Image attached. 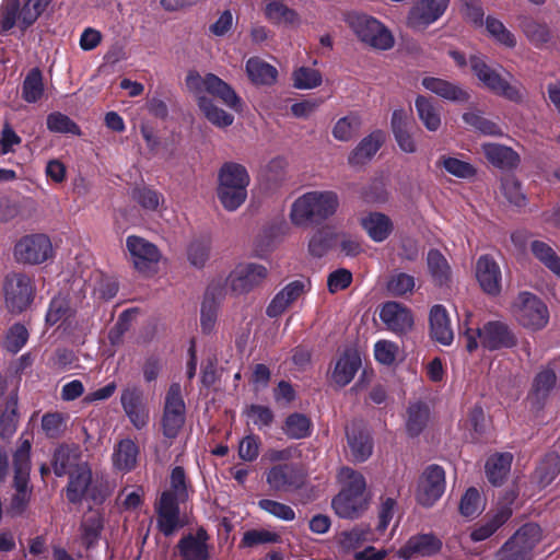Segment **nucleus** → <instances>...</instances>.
<instances>
[{
	"label": "nucleus",
	"mask_w": 560,
	"mask_h": 560,
	"mask_svg": "<svg viewBox=\"0 0 560 560\" xmlns=\"http://www.w3.org/2000/svg\"><path fill=\"white\" fill-rule=\"evenodd\" d=\"M219 304V301L214 299L212 292L207 291L205 293L200 310V325L202 331L211 332L214 329L218 319Z\"/></svg>",
	"instance_id": "47"
},
{
	"label": "nucleus",
	"mask_w": 560,
	"mask_h": 560,
	"mask_svg": "<svg viewBox=\"0 0 560 560\" xmlns=\"http://www.w3.org/2000/svg\"><path fill=\"white\" fill-rule=\"evenodd\" d=\"M361 127V118L358 114L351 113L339 118L331 130L332 137L337 141L349 142L358 133Z\"/></svg>",
	"instance_id": "42"
},
{
	"label": "nucleus",
	"mask_w": 560,
	"mask_h": 560,
	"mask_svg": "<svg viewBox=\"0 0 560 560\" xmlns=\"http://www.w3.org/2000/svg\"><path fill=\"white\" fill-rule=\"evenodd\" d=\"M511 514L512 511L508 506L498 509L485 523L471 528L470 539L475 542L488 539L510 518Z\"/></svg>",
	"instance_id": "32"
},
{
	"label": "nucleus",
	"mask_w": 560,
	"mask_h": 560,
	"mask_svg": "<svg viewBox=\"0 0 560 560\" xmlns=\"http://www.w3.org/2000/svg\"><path fill=\"white\" fill-rule=\"evenodd\" d=\"M485 510V500L475 488H469L462 497L459 512L465 517H477Z\"/></svg>",
	"instance_id": "50"
},
{
	"label": "nucleus",
	"mask_w": 560,
	"mask_h": 560,
	"mask_svg": "<svg viewBox=\"0 0 560 560\" xmlns=\"http://www.w3.org/2000/svg\"><path fill=\"white\" fill-rule=\"evenodd\" d=\"M130 258L135 268L143 273H151L156 270L161 260L158 247H128Z\"/></svg>",
	"instance_id": "35"
},
{
	"label": "nucleus",
	"mask_w": 560,
	"mask_h": 560,
	"mask_svg": "<svg viewBox=\"0 0 560 560\" xmlns=\"http://www.w3.org/2000/svg\"><path fill=\"white\" fill-rule=\"evenodd\" d=\"M540 538L541 530L538 525H524L504 544L498 553V560H532Z\"/></svg>",
	"instance_id": "9"
},
{
	"label": "nucleus",
	"mask_w": 560,
	"mask_h": 560,
	"mask_svg": "<svg viewBox=\"0 0 560 560\" xmlns=\"http://www.w3.org/2000/svg\"><path fill=\"white\" fill-rule=\"evenodd\" d=\"M451 0H417L410 8L406 23L415 31H424L446 12Z\"/></svg>",
	"instance_id": "11"
},
{
	"label": "nucleus",
	"mask_w": 560,
	"mask_h": 560,
	"mask_svg": "<svg viewBox=\"0 0 560 560\" xmlns=\"http://www.w3.org/2000/svg\"><path fill=\"white\" fill-rule=\"evenodd\" d=\"M283 432L290 439H304L311 434V421L304 415L293 413L287 418Z\"/></svg>",
	"instance_id": "53"
},
{
	"label": "nucleus",
	"mask_w": 560,
	"mask_h": 560,
	"mask_svg": "<svg viewBox=\"0 0 560 560\" xmlns=\"http://www.w3.org/2000/svg\"><path fill=\"white\" fill-rule=\"evenodd\" d=\"M502 195L515 207H522L526 203V197L520 183L514 177H506L501 185Z\"/></svg>",
	"instance_id": "60"
},
{
	"label": "nucleus",
	"mask_w": 560,
	"mask_h": 560,
	"mask_svg": "<svg viewBox=\"0 0 560 560\" xmlns=\"http://www.w3.org/2000/svg\"><path fill=\"white\" fill-rule=\"evenodd\" d=\"M523 32L527 39L540 47L551 39V32L547 24L528 20L523 24Z\"/></svg>",
	"instance_id": "54"
},
{
	"label": "nucleus",
	"mask_w": 560,
	"mask_h": 560,
	"mask_svg": "<svg viewBox=\"0 0 560 560\" xmlns=\"http://www.w3.org/2000/svg\"><path fill=\"white\" fill-rule=\"evenodd\" d=\"M436 165L450 175L460 179L472 178L477 173L476 167L469 162L446 154L438 159Z\"/></svg>",
	"instance_id": "40"
},
{
	"label": "nucleus",
	"mask_w": 560,
	"mask_h": 560,
	"mask_svg": "<svg viewBox=\"0 0 560 560\" xmlns=\"http://www.w3.org/2000/svg\"><path fill=\"white\" fill-rule=\"evenodd\" d=\"M428 408L421 402L410 405L407 417V431L411 435H417L421 432L428 421Z\"/></svg>",
	"instance_id": "55"
},
{
	"label": "nucleus",
	"mask_w": 560,
	"mask_h": 560,
	"mask_svg": "<svg viewBox=\"0 0 560 560\" xmlns=\"http://www.w3.org/2000/svg\"><path fill=\"white\" fill-rule=\"evenodd\" d=\"M421 84L425 90L450 102L466 103L470 98L468 91L444 79L425 77L422 79Z\"/></svg>",
	"instance_id": "22"
},
{
	"label": "nucleus",
	"mask_w": 560,
	"mask_h": 560,
	"mask_svg": "<svg viewBox=\"0 0 560 560\" xmlns=\"http://www.w3.org/2000/svg\"><path fill=\"white\" fill-rule=\"evenodd\" d=\"M445 490V474L439 466L428 467L419 479L417 500L424 506L433 505Z\"/></svg>",
	"instance_id": "15"
},
{
	"label": "nucleus",
	"mask_w": 560,
	"mask_h": 560,
	"mask_svg": "<svg viewBox=\"0 0 560 560\" xmlns=\"http://www.w3.org/2000/svg\"><path fill=\"white\" fill-rule=\"evenodd\" d=\"M15 259L21 264H42L52 256V247H14Z\"/></svg>",
	"instance_id": "52"
},
{
	"label": "nucleus",
	"mask_w": 560,
	"mask_h": 560,
	"mask_svg": "<svg viewBox=\"0 0 560 560\" xmlns=\"http://www.w3.org/2000/svg\"><path fill=\"white\" fill-rule=\"evenodd\" d=\"M338 478L342 489L332 500V508L340 517H358L368 506L365 479L349 467L341 468Z\"/></svg>",
	"instance_id": "3"
},
{
	"label": "nucleus",
	"mask_w": 560,
	"mask_h": 560,
	"mask_svg": "<svg viewBox=\"0 0 560 560\" xmlns=\"http://www.w3.org/2000/svg\"><path fill=\"white\" fill-rule=\"evenodd\" d=\"M293 86L299 90H313L322 85L323 75L312 67H300L292 73Z\"/></svg>",
	"instance_id": "49"
},
{
	"label": "nucleus",
	"mask_w": 560,
	"mask_h": 560,
	"mask_svg": "<svg viewBox=\"0 0 560 560\" xmlns=\"http://www.w3.org/2000/svg\"><path fill=\"white\" fill-rule=\"evenodd\" d=\"M463 120L485 135L494 136L502 133L494 122L482 117L479 112L469 110L464 113Z\"/></svg>",
	"instance_id": "59"
},
{
	"label": "nucleus",
	"mask_w": 560,
	"mask_h": 560,
	"mask_svg": "<svg viewBox=\"0 0 560 560\" xmlns=\"http://www.w3.org/2000/svg\"><path fill=\"white\" fill-rule=\"evenodd\" d=\"M185 404L180 394V386L173 384L165 399L163 417V431L167 438H175L185 421Z\"/></svg>",
	"instance_id": "17"
},
{
	"label": "nucleus",
	"mask_w": 560,
	"mask_h": 560,
	"mask_svg": "<svg viewBox=\"0 0 560 560\" xmlns=\"http://www.w3.org/2000/svg\"><path fill=\"white\" fill-rule=\"evenodd\" d=\"M481 151L488 162L499 168H513L520 163L518 154L503 144L486 142L481 145Z\"/></svg>",
	"instance_id": "28"
},
{
	"label": "nucleus",
	"mask_w": 560,
	"mask_h": 560,
	"mask_svg": "<svg viewBox=\"0 0 560 560\" xmlns=\"http://www.w3.org/2000/svg\"><path fill=\"white\" fill-rule=\"evenodd\" d=\"M30 452H31V443L27 440L21 442L19 448L14 454V469H15V478L14 480H19L20 486L24 485V481H28V472L31 468L30 464Z\"/></svg>",
	"instance_id": "51"
},
{
	"label": "nucleus",
	"mask_w": 560,
	"mask_h": 560,
	"mask_svg": "<svg viewBox=\"0 0 560 560\" xmlns=\"http://www.w3.org/2000/svg\"><path fill=\"white\" fill-rule=\"evenodd\" d=\"M469 65L472 73L485 89L513 102L522 100V88L502 77L500 72L487 63L483 57L470 56Z\"/></svg>",
	"instance_id": "8"
},
{
	"label": "nucleus",
	"mask_w": 560,
	"mask_h": 560,
	"mask_svg": "<svg viewBox=\"0 0 560 560\" xmlns=\"http://www.w3.org/2000/svg\"><path fill=\"white\" fill-rule=\"evenodd\" d=\"M265 19L276 26L299 28L302 25L301 14L282 1H269L264 8Z\"/></svg>",
	"instance_id": "20"
},
{
	"label": "nucleus",
	"mask_w": 560,
	"mask_h": 560,
	"mask_svg": "<svg viewBox=\"0 0 560 560\" xmlns=\"http://www.w3.org/2000/svg\"><path fill=\"white\" fill-rule=\"evenodd\" d=\"M361 365V358L357 350L345 351L336 361L331 371V381L338 386H346L354 377Z\"/></svg>",
	"instance_id": "25"
},
{
	"label": "nucleus",
	"mask_w": 560,
	"mask_h": 560,
	"mask_svg": "<svg viewBox=\"0 0 560 560\" xmlns=\"http://www.w3.org/2000/svg\"><path fill=\"white\" fill-rule=\"evenodd\" d=\"M386 135L382 130H375L364 137L348 156V163L357 166L370 161L385 142Z\"/></svg>",
	"instance_id": "26"
},
{
	"label": "nucleus",
	"mask_w": 560,
	"mask_h": 560,
	"mask_svg": "<svg viewBox=\"0 0 560 560\" xmlns=\"http://www.w3.org/2000/svg\"><path fill=\"white\" fill-rule=\"evenodd\" d=\"M266 481L273 490L287 491L294 483L293 468L288 465H276L267 471Z\"/></svg>",
	"instance_id": "44"
},
{
	"label": "nucleus",
	"mask_w": 560,
	"mask_h": 560,
	"mask_svg": "<svg viewBox=\"0 0 560 560\" xmlns=\"http://www.w3.org/2000/svg\"><path fill=\"white\" fill-rule=\"evenodd\" d=\"M513 455L510 453L495 454L486 464V472L492 485H501L508 477Z\"/></svg>",
	"instance_id": "37"
},
{
	"label": "nucleus",
	"mask_w": 560,
	"mask_h": 560,
	"mask_svg": "<svg viewBox=\"0 0 560 560\" xmlns=\"http://www.w3.org/2000/svg\"><path fill=\"white\" fill-rule=\"evenodd\" d=\"M380 318L386 328L397 336L411 331L415 324L410 308L395 301L386 302L381 306Z\"/></svg>",
	"instance_id": "14"
},
{
	"label": "nucleus",
	"mask_w": 560,
	"mask_h": 560,
	"mask_svg": "<svg viewBox=\"0 0 560 560\" xmlns=\"http://www.w3.org/2000/svg\"><path fill=\"white\" fill-rule=\"evenodd\" d=\"M248 420L258 429L267 428L273 420L272 411L265 406L253 405L246 410Z\"/></svg>",
	"instance_id": "64"
},
{
	"label": "nucleus",
	"mask_w": 560,
	"mask_h": 560,
	"mask_svg": "<svg viewBox=\"0 0 560 560\" xmlns=\"http://www.w3.org/2000/svg\"><path fill=\"white\" fill-rule=\"evenodd\" d=\"M268 276L265 266L258 264H245L237 266L229 276L228 283L231 290L237 294H247L259 287Z\"/></svg>",
	"instance_id": "13"
},
{
	"label": "nucleus",
	"mask_w": 560,
	"mask_h": 560,
	"mask_svg": "<svg viewBox=\"0 0 560 560\" xmlns=\"http://www.w3.org/2000/svg\"><path fill=\"white\" fill-rule=\"evenodd\" d=\"M476 279L482 291L489 295L501 292V270L494 259L485 255L478 258L475 267Z\"/></svg>",
	"instance_id": "19"
},
{
	"label": "nucleus",
	"mask_w": 560,
	"mask_h": 560,
	"mask_svg": "<svg viewBox=\"0 0 560 560\" xmlns=\"http://www.w3.org/2000/svg\"><path fill=\"white\" fill-rule=\"evenodd\" d=\"M138 457V446L130 439H125L119 442L115 448L113 460L117 469L129 471L135 468Z\"/></svg>",
	"instance_id": "39"
},
{
	"label": "nucleus",
	"mask_w": 560,
	"mask_h": 560,
	"mask_svg": "<svg viewBox=\"0 0 560 560\" xmlns=\"http://www.w3.org/2000/svg\"><path fill=\"white\" fill-rule=\"evenodd\" d=\"M427 260L434 281L439 284L446 283L451 277V267L446 258L438 249H431L428 253Z\"/></svg>",
	"instance_id": "48"
},
{
	"label": "nucleus",
	"mask_w": 560,
	"mask_h": 560,
	"mask_svg": "<svg viewBox=\"0 0 560 560\" xmlns=\"http://www.w3.org/2000/svg\"><path fill=\"white\" fill-rule=\"evenodd\" d=\"M397 512V503L393 498L382 499L378 510V522L375 528L376 536L380 538L384 535L388 528L390 522L394 520Z\"/></svg>",
	"instance_id": "56"
},
{
	"label": "nucleus",
	"mask_w": 560,
	"mask_h": 560,
	"mask_svg": "<svg viewBox=\"0 0 560 560\" xmlns=\"http://www.w3.org/2000/svg\"><path fill=\"white\" fill-rule=\"evenodd\" d=\"M415 107L419 120L430 132H436L442 127V116L440 108L431 98L418 95L415 101Z\"/></svg>",
	"instance_id": "33"
},
{
	"label": "nucleus",
	"mask_w": 560,
	"mask_h": 560,
	"mask_svg": "<svg viewBox=\"0 0 560 560\" xmlns=\"http://www.w3.org/2000/svg\"><path fill=\"white\" fill-rule=\"evenodd\" d=\"M54 470L57 476H63L72 472V468L77 469L78 463V451L69 446H61L57 448L54 455Z\"/></svg>",
	"instance_id": "46"
},
{
	"label": "nucleus",
	"mask_w": 560,
	"mask_h": 560,
	"mask_svg": "<svg viewBox=\"0 0 560 560\" xmlns=\"http://www.w3.org/2000/svg\"><path fill=\"white\" fill-rule=\"evenodd\" d=\"M107 494L101 485L92 482V472L85 463L77 466L70 472V480L67 488V498L77 503L83 499H91L94 503H101Z\"/></svg>",
	"instance_id": "10"
},
{
	"label": "nucleus",
	"mask_w": 560,
	"mask_h": 560,
	"mask_svg": "<svg viewBox=\"0 0 560 560\" xmlns=\"http://www.w3.org/2000/svg\"><path fill=\"white\" fill-rule=\"evenodd\" d=\"M415 278L410 275L398 272L390 277L387 283V290L393 295H405L411 293L415 289Z\"/></svg>",
	"instance_id": "62"
},
{
	"label": "nucleus",
	"mask_w": 560,
	"mask_h": 560,
	"mask_svg": "<svg viewBox=\"0 0 560 560\" xmlns=\"http://www.w3.org/2000/svg\"><path fill=\"white\" fill-rule=\"evenodd\" d=\"M185 82L187 90L194 95L199 109L209 122L218 128H226L233 124V115L218 107L207 96L210 94L219 98L229 108L236 112L241 110L242 100L230 84L213 73L201 75L197 71L188 72Z\"/></svg>",
	"instance_id": "1"
},
{
	"label": "nucleus",
	"mask_w": 560,
	"mask_h": 560,
	"mask_svg": "<svg viewBox=\"0 0 560 560\" xmlns=\"http://www.w3.org/2000/svg\"><path fill=\"white\" fill-rule=\"evenodd\" d=\"M483 25L488 36L498 45L509 49L516 47V36L503 24L502 21L489 15L487 16Z\"/></svg>",
	"instance_id": "38"
},
{
	"label": "nucleus",
	"mask_w": 560,
	"mask_h": 560,
	"mask_svg": "<svg viewBox=\"0 0 560 560\" xmlns=\"http://www.w3.org/2000/svg\"><path fill=\"white\" fill-rule=\"evenodd\" d=\"M102 527L103 521L98 513L93 512L85 516L82 523L81 534L83 544H85L88 547L93 545L98 539Z\"/></svg>",
	"instance_id": "57"
},
{
	"label": "nucleus",
	"mask_w": 560,
	"mask_h": 560,
	"mask_svg": "<svg viewBox=\"0 0 560 560\" xmlns=\"http://www.w3.org/2000/svg\"><path fill=\"white\" fill-rule=\"evenodd\" d=\"M380 540V536L372 534L369 527L358 526L349 532H345L339 537V544L343 551L349 552L359 548L363 542H373Z\"/></svg>",
	"instance_id": "41"
},
{
	"label": "nucleus",
	"mask_w": 560,
	"mask_h": 560,
	"mask_svg": "<svg viewBox=\"0 0 560 560\" xmlns=\"http://www.w3.org/2000/svg\"><path fill=\"white\" fill-rule=\"evenodd\" d=\"M121 405L130 422L137 429H142L149 421V410L143 393L137 387H128L121 393Z\"/></svg>",
	"instance_id": "18"
},
{
	"label": "nucleus",
	"mask_w": 560,
	"mask_h": 560,
	"mask_svg": "<svg viewBox=\"0 0 560 560\" xmlns=\"http://www.w3.org/2000/svg\"><path fill=\"white\" fill-rule=\"evenodd\" d=\"M430 334L433 340L448 346L454 339L448 313L442 305H434L430 311Z\"/></svg>",
	"instance_id": "27"
},
{
	"label": "nucleus",
	"mask_w": 560,
	"mask_h": 560,
	"mask_svg": "<svg viewBox=\"0 0 560 560\" xmlns=\"http://www.w3.org/2000/svg\"><path fill=\"white\" fill-rule=\"evenodd\" d=\"M339 208V197L332 190H312L298 197L290 208V220L296 226L320 223Z\"/></svg>",
	"instance_id": "2"
},
{
	"label": "nucleus",
	"mask_w": 560,
	"mask_h": 560,
	"mask_svg": "<svg viewBox=\"0 0 560 560\" xmlns=\"http://www.w3.org/2000/svg\"><path fill=\"white\" fill-rule=\"evenodd\" d=\"M44 92L43 74L39 69L33 68L23 81L22 97L27 103H35L43 97Z\"/></svg>",
	"instance_id": "43"
},
{
	"label": "nucleus",
	"mask_w": 560,
	"mask_h": 560,
	"mask_svg": "<svg viewBox=\"0 0 560 560\" xmlns=\"http://www.w3.org/2000/svg\"><path fill=\"white\" fill-rule=\"evenodd\" d=\"M560 472V456L557 453L548 454L535 471V480L540 487H547Z\"/></svg>",
	"instance_id": "45"
},
{
	"label": "nucleus",
	"mask_w": 560,
	"mask_h": 560,
	"mask_svg": "<svg viewBox=\"0 0 560 560\" xmlns=\"http://www.w3.org/2000/svg\"><path fill=\"white\" fill-rule=\"evenodd\" d=\"M166 492L171 493L176 502H184L188 498L185 472L180 467H175L171 474V488Z\"/></svg>",
	"instance_id": "61"
},
{
	"label": "nucleus",
	"mask_w": 560,
	"mask_h": 560,
	"mask_svg": "<svg viewBox=\"0 0 560 560\" xmlns=\"http://www.w3.org/2000/svg\"><path fill=\"white\" fill-rule=\"evenodd\" d=\"M178 503L171 498L170 492L162 493L158 505V524L160 530L166 536L184 526L178 513Z\"/></svg>",
	"instance_id": "21"
},
{
	"label": "nucleus",
	"mask_w": 560,
	"mask_h": 560,
	"mask_svg": "<svg viewBox=\"0 0 560 560\" xmlns=\"http://www.w3.org/2000/svg\"><path fill=\"white\" fill-rule=\"evenodd\" d=\"M442 546V540L432 533L417 534L409 537L396 555L401 560L430 558L438 555Z\"/></svg>",
	"instance_id": "16"
},
{
	"label": "nucleus",
	"mask_w": 560,
	"mask_h": 560,
	"mask_svg": "<svg viewBox=\"0 0 560 560\" xmlns=\"http://www.w3.org/2000/svg\"><path fill=\"white\" fill-rule=\"evenodd\" d=\"M374 359L384 366H394L404 360V351L392 340L380 339L373 347Z\"/></svg>",
	"instance_id": "36"
},
{
	"label": "nucleus",
	"mask_w": 560,
	"mask_h": 560,
	"mask_svg": "<svg viewBox=\"0 0 560 560\" xmlns=\"http://www.w3.org/2000/svg\"><path fill=\"white\" fill-rule=\"evenodd\" d=\"M47 127L54 132L80 135L79 126L68 116L60 113L50 114L47 118Z\"/></svg>",
	"instance_id": "63"
},
{
	"label": "nucleus",
	"mask_w": 560,
	"mask_h": 560,
	"mask_svg": "<svg viewBox=\"0 0 560 560\" xmlns=\"http://www.w3.org/2000/svg\"><path fill=\"white\" fill-rule=\"evenodd\" d=\"M350 455L354 462H364L372 454V441L368 431L351 427L347 431Z\"/></svg>",
	"instance_id": "31"
},
{
	"label": "nucleus",
	"mask_w": 560,
	"mask_h": 560,
	"mask_svg": "<svg viewBox=\"0 0 560 560\" xmlns=\"http://www.w3.org/2000/svg\"><path fill=\"white\" fill-rule=\"evenodd\" d=\"M346 23L364 46L374 50H389L395 45L392 31L376 18L361 12H353L347 15Z\"/></svg>",
	"instance_id": "5"
},
{
	"label": "nucleus",
	"mask_w": 560,
	"mask_h": 560,
	"mask_svg": "<svg viewBox=\"0 0 560 560\" xmlns=\"http://www.w3.org/2000/svg\"><path fill=\"white\" fill-rule=\"evenodd\" d=\"M468 352L475 351L480 345L489 350L510 348L516 343L515 336L509 326L502 322H488L482 328H467L463 334Z\"/></svg>",
	"instance_id": "7"
},
{
	"label": "nucleus",
	"mask_w": 560,
	"mask_h": 560,
	"mask_svg": "<svg viewBox=\"0 0 560 560\" xmlns=\"http://www.w3.org/2000/svg\"><path fill=\"white\" fill-rule=\"evenodd\" d=\"M513 319L529 331L542 330L549 323V310L542 300L534 293L523 291L510 306Z\"/></svg>",
	"instance_id": "6"
},
{
	"label": "nucleus",
	"mask_w": 560,
	"mask_h": 560,
	"mask_svg": "<svg viewBox=\"0 0 560 560\" xmlns=\"http://www.w3.org/2000/svg\"><path fill=\"white\" fill-rule=\"evenodd\" d=\"M360 223L366 234L375 243L386 241L394 231L393 220L383 212H368L361 217Z\"/></svg>",
	"instance_id": "23"
},
{
	"label": "nucleus",
	"mask_w": 560,
	"mask_h": 560,
	"mask_svg": "<svg viewBox=\"0 0 560 560\" xmlns=\"http://www.w3.org/2000/svg\"><path fill=\"white\" fill-rule=\"evenodd\" d=\"M246 73L249 80L258 85H271L278 77L277 69L258 57H252L247 60Z\"/></svg>",
	"instance_id": "34"
},
{
	"label": "nucleus",
	"mask_w": 560,
	"mask_h": 560,
	"mask_svg": "<svg viewBox=\"0 0 560 560\" xmlns=\"http://www.w3.org/2000/svg\"><path fill=\"white\" fill-rule=\"evenodd\" d=\"M28 339V331L25 326L21 324L13 325L7 332L3 346L12 352H19L26 343Z\"/></svg>",
	"instance_id": "58"
},
{
	"label": "nucleus",
	"mask_w": 560,
	"mask_h": 560,
	"mask_svg": "<svg viewBox=\"0 0 560 560\" xmlns=\"http://www.w3.org/2000/svg\"><path fill=\"white\" fill-rule=\"evenodd\" d=\"M557 384V376L550 366L542 368L534 378L533 387L528 394L532 405H540L553 390Z\"/></svg>",
	"instance_id": "30"
},
{
	"label": "nucleus",
	"mask_w": 560,
	"mask_h": 560,
	"mask_svg": "<svg viewBox=\"0 0 560 560\" xmlns=\"http://www.w3.org/2000/svg\"><path fill=\"white\" fill-rule=\"evenodd\" d=\"M208 536L203 529L197 530L196 534H189L178 542L179 555L183 560H206Z\"/></svg>",
	"instance_id": "29"
},
{
	"label": "nucleus",
	"mask_w": 560,
	"mask_h": 560,
	"mask_svg": "<svg viewBox=\"0 0 560 560\" xmlns=\"http://www.w3.org/2000/svg\"><path fill=\"white\" fill-rule=\"evenodd\" d=\"M4 299L8 308L13 313H21L28 307L33 300L31 279L24 275L13 273L5 278Z\"/></svg>",
	"instance_id": "12"
},
{
	"label": "nucleus",
	"mask_w": 560,
	"mask_h": 560,
	"mask_svg": "<svg viewBox=\"0 0 560 560\" xmlns=\"http://www.w3.org/2000/svg\"><path fill=\"white\" fill-rule=\"evenodd\" d=\"M218 198L224 209L234 211L238 209L247 198V187L250 183L246 167L240 163H224L218 175Z\"/></svg>",
	"instance_id": "4"
},
{
	"label": "nucleus",
	"mask_w": 560,
	"mask_h": 560,
	"mask_svg": "<svg viewBox=\"0 0 560 560\" xmlns=\"http://www.w3.org/2000/svg\"><path fill=\"white\" fill-rule=\"evenodd\" d=\"M307 288V281L295 280L288 283L277 295L271 300L267 307V315L269 317H277L281 315L294 301H296Z\"/></svg>",
	"instance_id": "24"
}]
</instances>
